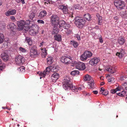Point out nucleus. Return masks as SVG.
Here are the masks:
<instances>
[{
    "label": "nucleus",
    "instance_id": "obj_1",
    "mask_svg": "<svg viewBox=\"0 0 127 127\" xmlns=\"http://www.w3.org/2000/svg\"><path fill=\"white\" fill-rule=\"evenodd\" d=\"M70 78L68 76H66L64 78L63 82V87L64 89L65 90L71 89L72 91L76 92L81 90L82 88L78 87L72 85L70 83Z\"/></svg>",
    "mask_w": 127,
    "mask_h": 127
},
{
    "label": "nucleus",
    "instance_id": "obj_2",
    "mask_svg": "<svg viewBox=\"0 0 127 127\" xmlns=\"http://www.w3.org/2000/svg\"><path fill=\"white\" fill-rule=\"evenodd\" d=\"M65 22L64 20H61L58 22L56 25H54L53 28V32L54 33H57L59 32L60 29L62 31L63 29L65 28L66 25Z\"/></svg>",
    "mask_w": 127,
    "mask_h": 127
},
{
    "label": "nucleus",
    "instance_id": "obj_3",
    "mask_svg": "<svg viewBox=\"0 0 127 127\" xmlns=\"http://www.w3.org/2000/svg\"><path fill=\"white\" fill-rule=\"evenodd\" d=\"M75 19V24L78 28H81L85 25L86 21L84 18L78 16L76 17Z\"/></svg>",
    "mask_w": 127,
    "mask_h": 127
},
{
    "label": "nucleus",
    "instance_id": "obj_4",
    "mask_svg": "<svg viewBox=\"0 0 127 127\" xmlns=\"http://www.w3.org/2000/svg\"><path fill=\"white\" fill-rule=\"evenodd\" d=\"M17 25L18 27V30L19 31L24 29L26 31H27L29 29V27L28 26H26L25 24V21L24 20L18 21Z\"/></svg>",
    "mask_w": 127,
    "mask_h": 127
},
{
    "label": "nucleus",
    "instance_id": "obj_5",
    "mask_svg": "<svg viewBox=\"0 0 127 127\" xmlns=\"http://www.w3.org/2000/svg\"><path fill=\"white\" fill-rule=\"evenodd\" d=\"M114 4L119 10L123 9L125 6V2L121 0H115Z\"/></svg>",
    "mask_w": 127,
    "mask_h": 127
},
{
    "label": "nucleus",
    "instance_id": "obj_6",
    "mask_svg": "<svg viewBox=\"0 0 127 127\" xmlns=\"http://www.w3.org/2000/svg\"><path fill=\"white\" fill-rule=\"evenodd\" d=\"M92 55L91 52L86 51H85L81 56L80 59L82 61L86 60L88 58L91 57Z\"/></svg>",
    "mask_w": 127,
    "mask_h": 127
},
{
    "label": "nucleus",
    "instance_id": "obj_7",
    "mask_svg": "<svg viewBox=\"0 0 127 127\" xmlns=\"http://www.w3.org/2000/svg\"><path fill=\"white\" fill-rule=\"evenodd\" d=\"M61 60L62 62L65 64H67L71 63L72 58L69 56H64L61 57Z\"/></svg>",
    "mask_w": 127,
    "mask_h": 127
},
{
    "label": "nucleus",
    "instance_id": "obj_8",
    "mask_svg": "<svg viewBox=\"0 0 127 127\" xmlns=\"http://www.w3.org/2000/svg\"><path fill=\"white\" fill-rule=\"evenodd\" d=\"M52 67L51 66H49L46 68V69L43 72H39L37 73L39 74L40 76V79H41L42 77H45L46 75H47L49 74L50 71H52L51 68Z\"/></svg>",
    "mask_w": 127,
    "mask_h": 127
},
{
    "label": "nucleus",
    "instance_id": "obj_9",
    "mask_svg": "<svg viewBox=\"0 0 127 127\" xmlns=\"http://www.w3.org/2000/svg\"><path fill=\"white\" fill-rule=\"evenodd\" d=\"M15 60L16 64L22 65L25 62V58L22 56L19 55L15 57Z\"/></svg>",
    "mask_w": 127,
    "mask_h": 127
},
{
    "label": "nucleus",
    "instance_id": "obj_10",
    "mask_svg": "<svg viewBox=\"0 0 127 127\" xmlns=\"http://www.w3.org/2000/svg\"><path fill=\"white\" fill-rule=\"evenodd\" d=\"M30 55V56L32 57H35V56L38 55V53L35 46L33 45L31 47Z\"/></svg>",
    "mask_w": 127,
    "mask_h": 127
},
{
    "label": "nucleus",
    "instance_id": "obj_11",
    "mask_svg": "<svg viewBox=\"0 0 127 127\" xmlns=\"http://www.w3.org/2000/svg\"><path fill=\"white\" fill-rule=\"evenodd\" d=\"M76 68L80 70H83L86 68L85 64L80 62H77Z\"/></svg>",
    "mask_w": 127,
    "mask_h": 127
},
{
    "label": "nucleus",
    "instance_id": "obj_12",
    "mask_svg": "<svg viewBox=\"0 0 127 127\" xmlns=\"http://www.w3.org/2000/svg\"><path fill=\"white\" fill-rule=\"evenodd\" d=\"M59 19V17L58 16L53 15L51 17V21L52 24L55 25L58 23Z\"/></svg>",
    "mask_w": 127,
    "mask_h": 127
},
{
    "label": "nucleus",
    "instance_id": "obj_13",
    "mask_svg": "<svg viewBox=\"0 0 127 127\" xmlns=\"http://www.w3.org/2000/svg\"><path fill=\"white\" fill-rule=\"evenodd\" d=\"M100 61V59L98 58L95 57L91 59L89 62L90 64L92 65L95 66L97 63Z\"/></svg>",
    "mask_w": 127,
    "mask_h": 127
},
{
    "label": "nucleus",
    "instance_id": "obj_14",
    "mask_svg": "<svg viewBox=\"0 0 127 127\" xmlns=\"http://www.w3.org/2000/svg\"><path fill=\"white\" fill-rule=\"evenodd\" d=\"M59 77V74L54 73L51 76V81L54 83L56 82Z\"/></svg>",
    "mask_w": 127,
    "mask_h": 127
},
{
    "label": "nucleus",
    "instance_id": "obj_15",
    "mask_svg": "<svg viewBox=\"0 0 127 127\" xmlns=\"http://www.w3.org/2000/svg\"><path fill=\"white\" fill-rule=\"evenodd\" d=\"M59 8L62 10L63 13L65 14H67L68 13V9L67 5H60L58 7Z\"/></svg>",
    "mask_w": 127,
    "mask_h": 127
},
{
    "label": "nucleus",
    "instance_id": "obj_16",
    "mask_svg": "<svg viewBox=\"0 0 127 127\" xmlns=\"http://www.w3.org/2000/svg\"><path fill=\"white\" fill-rule=\"evenodd\" d=\"M16 11L15 10L10 9L5 12V14L6 16H8L10 15H15L16 13Z\"/></svg>",
    "mask_w": 127,
    "mask_h": 127
},
{
    "label": "nucleus",
    "instance_id": "obj_17",
    "mask_svg": "<svg viewBox=\"0 0 127 127\" xmlns=\"http://www.w3.org/2000/svg\"><path fill=\"white\" fill-rule=\"evenodd\" d=\"M105 69L107 71H109L111 74H113L116 72L115 69L111 66H108L105 68Z\"/></svg>",
    "mask_w": 127,
    "mask_h": 127
},
{
    "label": "nucleus",
    "instance_id": "obj_18",
    "mask_svg": "<svg viewBox=\"0 0 127 127\" xmlns=\"http://www.w3.org/2000/svg\"><path fill=\"white\" fill-rule=\"evenodd\" d=\"M88 85L89 88L90 89H93L95 88L94 81L93 79H92L89 81Z\"/></svg>",
    "mask_w": 127,
    "mask_h": 127
},
{
    "label": "nucleus",
    "instance_id": "obj_19",
    "mask_svg": "<svg viewBox=\"0 0 127 127\" xmlns=\"http://www.w3.org/2000/svg\"><path fill=\"white\" fill-rule=\"evenodd\" d=\"M126 53L125 50L122 49L121 50L120 52H117L116 53V55L118 56L120 58H121Z\"/></svg>",
    "mask_w": 127,
    "mask_h": 127
},
{
    "label": "nucleus",
    "instance_id": "obj_20",
    "mask_svg": "<svg viewBox=\"0 0 127 127\" xmlns=\"http://www.w3.org/2000/svg\"><path fill=\"white\" fill-rule=\"evenodd\" d=\"M1 56L2 60L4 61H7L8 59V55L5 52H3Z\"/></svg>",
    "mask_w": 127,
    "mask_h": 127
},
{
    "label": "nucleus",
    "instance_id": "obj_21",
    "mask_svg": "<svg viewBox=\"0 0 127 127\" xmlns=\"http://www.w3.org/2000/svg\"><path fill=\"white\" fill-rule=\"evenodd\" d=\"M83 35V33H81V32L79 31L78 33L75 34L74 37L75 38H76L79 41L81 40V38L82 37Z\"/></svg>",
    "mask_w": 127,
    "mask_h": 127
},
{
    "label": "nucleus",
    "instance_id": "obj_22",
    "mask_svg": "<svg viewBox=\"0 0 127 127\" xmlns=\"http://www.w3.org/2000/svg\"><path fill=\"white\" fill-rule=\"evenodd\" d=\"M119 87L121 91V90H126L127 91V82H125L122 84V86H120Z\"/></svg>",
    "mask_w": 127,
    "mask_h": 127
},
{
    "label": "nucleus",
    "instance_id": "obj_23",
    "mask_svg": "<svg viewBox=\"0 0 127 127\" xmlns=\"http://www.w3.org/2000/svg\"><path fill=\"white\" fill-rule=\"evenodd\" d=\"M96 16L98 20V24L99 25H101L102 22V17L98 14H97Z\"/></svg>",
    "mask_w": 127,
    "mask_h": 127
},
{
    "label": "nucleus",
    "instance_id": "obj_24",
    "mask_svg": "<svg viewBox=\"0 0 127 127\" xmlns=\"http://www.w3.org/2000/svg\"><path fill=\"white\" fill-rule=\"evenodd\" d=\"M46 14V11L45 10H43L40 12L38 16V17L39 18H42L45 16Z\"/></svg>",
    "mask_w": 127,
    "mask_h": 127
},
{
    "label": "nucleus",
    "instance_id": "obj_25",
    "mask_svg": "<svg viewBox=\"0 0 127 127\" xmlns=\"http://www.w3.org/2000/svg\"><path fill=\"white\" fill-rule=\"evenodd\" d=\"M125 42V40L123 37L120 38L118 40V43L120 45H123Z\"/></svg>",
    "mask_w": 127,
    "mask_h": 127
},
{
    "label": "nucleus",
    "instance_id": "obj_26",
    "mask_svg": "<svg viewBox=\"0 0 127 127\" xmlns=\"http://www.w3.org/2000/svg\"><path fill=\"white\" fill-rule=\"evenodd\" d=\"M16 26L15 24L12 23H9L7 26V28L9 29H10L12 30H14Z\"/></svg>",
    "mask_w": 127,
    "mask_h": 127
},
{
    "label": "nucleus",
    "instance_id": "obj_27",
    "mask_svg": "<svg viewBox=\"0 0 127 127\" xmlns=\"http://www.w3.org/2000/svg\"><path fill=\"white\" fill-rule=\"evenodd\" d=\"M38 30L35 31L34 29L30 30L29 31V34L32 35H35L38 33Z\"/></svg>",
    "mask_w": 127,
    "mask_h": 127
},
{
    "label": "nucleus",
    "instance_id": "obj_28",
    "mask_svg": "<svg viewBox=\"0 0 127 127\" xmlns=\"http://www.w3.org/2000/svg\"><path fill=\"white\" fill-rule=\"evenodd\" d=\"M126 92L125 91L122 90L121 92L116 93L117 95L122 97H124L126 95Z\"/></svg>",
    "mask_w": 127,
    "mask_h": 127
},
{
    "label": "nucleus",
    "instance_id": "obj_29",
    "mask_svg": "<svg viewBox=\"0 0 127 127\" xmlns=\"http://www.w3.org/2000/svg\"><path fill=\"white\" fill-rule=\"evenodd\" d=\"M42 51V57H45L47 55V50L45 48L41 49Z\"/></svg>",
    "mask_w": 127,
    "mask_h": 127
},
{
    "label": "nucleus",
    "instance_id": "obj_30",
    "mask_svg": "<svg viewBox=\"0 0 127 127\" xmlns=\"http://www.w3.org/2000/svg\"><path fill=\"white\" fill-rule=\"evenodd\" d=\"M53 58L52 57H49L47 59V62L49 65L51 64L53 62Z\"/></svg>",
    "mask_w": 127,
    "mask_h": 127
},
{
    "label": "nucleus",
    "instance_id": "obj_31",
    "mask_svg": "<svg viewBox=\"0 0 127 127\" xmlns=\"http://www.w3.org/2000/svg\"><path fill=\"white\" fill-rule=\"evenodd\" d=\"M55 40L60 41L62 40V36L61 35L58 34L55 35L54 36Z\"/></svg>",
    "mask_w": 127,
    "mask_h": 127
},
{
    "label": "nucleus",
    "instance_id": "obj_32",
    "mask_svg": "<svg viewBox=\"0 0 127 127\" xmlns=\"http://www.w3.org/2000/svg\"><path fill=\"white\" fill-rule=\"evenodd\" d=\"M84 18L86 20L89 21L91 20V17L89 13L85 14L84 15Z\"/></svg>",
    "mask_w": 127,
    "mask_h": 127
},
{
    "label": "nucleus",
    "instance_id": "obj_33",
    "mask_svg": "<svg viewBox=\"0 0 127 127\" xmlns=\"http://www.w3.org/2000/svg\"><path fill=\"white\" fill-rule=\"evenodd\" d=\"M70 44L73 45L75 48L77 47L78 46V43L76 41L74 40H71L70 41Z\"/></svg>",
    "mask_w": 127,
    "mask_h": 127
},
{
    "label": "nucleus",
    "instance_id": "obj_34",
    "mask_svg": "<svg viewBox=\"0 0 127 127\" xmlns=\"http://www.w3.org/2000/svg\"><path fill=\"white\" fill-rule=\"evenodd\" d=\"M91 76L88 74L84 76V80L85 81H90L91 79Z\"/></svg>",
    "mask_w": 127,
    "mask_h": 127
},
{
    "label": "nucleus",
    "instance_id": "obj_35",
    "mask_svg": "<svg viewBox=\"0 0 127 127\" xmlns=\"http://www.w3.org/2000/svg\"><path fill=\"white\" fill-rule=\"evenodd\" d=\"M71 74L72 76H77L79 74V72L78 70H74L72 71L71 72Z\"/></svg>",
    "mask_w": 127,
    "mask_h": 127
},
{
    "label": "nucleus",
    "instance_id": "obj_36",
    "mask_svg": "<svg viewBox=\"0 0 127 127\" xmlns=\"http://www.w3.org/2000/svg\"><path fill=\"white\" fill-rule=\"evenodd\" d=\"M25 39L27 41V43L29 45H32V39L28 37H26Z\"/></svg>",
    "mask_w": 127,
    "mask_h": 127
},
{
    "label": "nucleus",
    "instance_id": "obj_37",
    "mask_svg": "<svg viewBox=\"0 0 127 127\" xmlns=\"http://www.w3.org/2000/svg\"><path fill=\"white\" fill-rule=\"evenodd\" d=\"M121 91V90L120 89L119 87L118 86L115 89H113L111 90V92L112 94H114L115 93H116V92L117 91Z\"/></svg>",
    "mask_w": 127,
    "mask_h": 127
},
{
    "label": "nucleus",
    "instance_id": "obj_38",
    "mask_svg": "<svg viewBox=\"0 0 127 127\" xmlns=\"http://www.w3.org/2000/svg\"><path fill=\"white\" fill-rule=\"evenodd\" d=\"M5 64L2 63L0 59V71L2 70L5 67Z\"/></svg>",
    "mask_w": 127,
    "mask_h": 127
},
{
    "label": "nucleus",
    "instance_id": "obj_39",
    "mask_svg": "<svg viewBox=\"0 0 127 127\" xmlns=\"http://www.w3.org/2000/svg\"><path fill=\"white\" fill-rule=\"evenodd\" d=\"M127 14V11H121L120 12V14L122 18H124L126 16Z\"/></svg>",
    "mask_w": 127,
    "mask_h": 127
},
{
    "label": "nucleus",
    "instance_id": "obj_40",
    "mask_svg": "<svg viewBox=\"0 0 127 127\" xmlns=\"http://www.w3.org/2000/svg\"><path fill=\"white\" fill-rule=\"evenodd\" d=\"M18 70L21 73H23L25 71V67L24 66H21L18 68Z\"/></svg>",
    "mask_w": 127,
    "mask_h": 127
},
{
    "label": "nucleus",
    "instance_id": "obj_41",
    "mask_svg": "<svg viewBox=\"0 0 127 127\" xmlns=\"http://www.w3.org/2000/svg\"><path fill=\"white\" fill-rule=\"evenodd\" d=\"M4 36L3 34L1 33H0V44L3 42L4 41Z\"/></svg>",
    "mask_w": 127,
    "mask_h": 127
},
{
    "label": "nucleus",
    "instance_id": "obj_42",
    "mask_svg": "<svg viewBox=\"0 0 127 127\" xmlns=\"http://www.w3.org/2000/svg\"><path fill=\"white\" fill-rule=\"evenodd\" d=\"M81 8V7L79 4H76L75 5L73 8V10H76L77 9H80Z\"/></svg>",
    "mask_w": 127,
    "mask_h": 127
},
{
    "label": "nucleus",
    "instance_id": "obj_43",
    "mask_svg": "<svg viewBox=\"0 0 127 127\" xmlns=\"http://www.w3.org/2000/svg\"><path fill=\"white\" fill-rule=\"evenodd\" d=\"M33 21V20H26L25 21V24L26 25V26H28L29 27V24L30 23H31V22H32Z\"/></svg>",
    "mask_w": 127,
    "mask_h": 127
},
{
    "label": "nucleus",
    "instance_id": "obj_44",
    "mask_svg": "<svg viewBox=\"0 0 127 127\" xmlns=\"http://www.w3.org/2000/svg\"><path fill=\"white\" fill-rule=\"evenodd\" d=\"M35 13L32 12L31 13L29 16V17L31 20H32V19L35 16Z\"/></svg>",
    "mask_w": 127,
    "mask_h": 127
},
{
    "label": "nucleus",
    "instance_id": "obj_45",
    "mask_svg": "<svg viewBox=\"0 0 127 127\" xmlns=\"http://www.w3.org/2000/svg\"><path fill=\"white\" fill-rule=\"evenodd\" d=\"M19 50L22 52L25 53L27 52V50L25 49L22 47H19Z\"/></svg>",
    "mask_w": 127,
    "mask_h": 127
},
{
    "label": "nucleus",
    "instance_id": "obj_46",
    "mask_svg": "<svg viewBox=\"0 0 127 127\" xmlns=\"http://www.w3.org/2000/svg\"><path fill=\"white\" fill-rule=\"evenodd\" d=\"M65 30V31L66 33L67 34H70L72 32V30L69 29H64Z\"/></svg>",
    "mask_w": 127,
    "mask_h": 127
},
{
    "label": "nucleus",
    "instance_id": "obj_47",
    "mask_svg": "<svg viewBox=\"0 0 127 127\" xmlns=\"http://www.w3.org/2000/svg\"><path fill=\"white\" fill-rule=\"evenodd\" d=\"M45 43H46L45 42L42 41L40 43L39 46L41 48H42L45 45Z\"/></svg>",
    "mask_w": 127,
    "mask_h": 127
},
{
    "label": "nucleus",
    "instance_id": "obj_48",
    "mask_svg": "<svg viewBox=\"0 0 127 127\" xmlns=\"http://www.w3.org/2000/svg\"><path fill=\"white\" fill-rule=\"evenodd\" d=\"M127 78L126 76H121L120 78V79L122 80H126Z\"/></svg>",
    "mask_w": 127,
    "mask_h": 127
},
{
    "label": "nucleus",
    "instance_id": "obj_49",
    "mask_svg": "<svg viewBox=\"0 0 127 127\" xmlns=\"http://www.w3.org/2000/svg\"><path fill=\"white\" fill-rule=\"evenodd\" d=\"M77 62H76L75 61H72L71 64V65L72 66H75L76 67V64H77Z\"/></svg>",
    "mask_w": 127,
    "mask_h": 127
},
{
    "label": "nucleus",
    "instance_id": "obj_50",
    "mask_svg": "<svg viewBox=\"0 0 127 127\" xmlns=\"http://www.w3.org/2000/svg\"><path fill=\"white\" fill-rule=\"evenodd\" d=\"M37 22L39 24H44V21L42 20H38Z\"/></svg>",
    "mask_w": 127,
    "mask_h": 127
},
{
    "label": "nucleus",
    "instance_id": "obj_51",
    "mask_svg": "<svg viewBox=\"0 0 127 127\" xmlns=\"http://www.w3.org/2000/svg\"><path fill=\"white\" fill-rule=\"evenodd\" d=\"M108 94V92L107 90H105L102 94L103 95H107Z\"/></svg>",
    "mask_w": 127,
    "mask_h": 127
},
{
    "label": "nucleus",
    "instance_id": "obj_52",
    "mask_svg": "<svg viewBox=\"0 0 127 127\" xmlns=\"http://www.w3.org/2000/svg\"><path fill=\"white\" fill-rule=\"evenodd\" d=\"M99 42L101 43H102L103 42V40L102 39V37L101 35H100L99 38Z\"/></svg>",
    "mask_w": 127,
    "mask_h": 127
},
{
    "label": "nucleus",
    "instance_id": "obj_53",
    "mask_svg": "<svg viewBox=\"0 0 127 127\" xmlns=\"http://www.w3.org/2000/svg\"><path fill=\"white\" fill-rule=\"evenodd\" d=\"M66 25L65 26V28H64V29H68L70 27V26L69 24H66Z\"/></svg>",
    "mask_w": 127,
    "mask_h": 127
},
{
    "label": "nucleus",
    "instance_id": "obj_54",
    "mask_svg": "<svg viewBox=\"0 0 127 127\" xmlns=\"http://www.w3.org/2000/svg\"><path fill=\"white\" fill-rule=\"evenodd\" d=\"M10 19L12 20L15 21V17L13 16H11L10 17Z\"/></svg>",
    "mask_w": 127,
    "mask_h": 127
},
{
    "label": "nucleus",
    "instance_id": "obj_55",
    "mask_svg": "<svg viewBox=\"0 0 127 127\" xmlns=\"http://www.w3.org/2000/svg\"><path fill=\"white\" fill-rule=\"evenodd\" d=\"M104 90H104V88L103 87H102L101 88L100 91L101 92V94H102Z\"/></svg>",
    "mask_w": 127,
    "mask_h": 127
},
{
    "label": "nucleus",
    "instance_id": "obj_56",
    "mask_svg": "<svg viewBox=\"0 0 127 127\" xmlns=\"http://www.w3.org/2000/svg\"><path fill=\"white\" fill-rule=\"evenodd\" d=\"M92 92L95 94H97L98 93V92L97 91H93Z\"/></svg>",
    "mask_w": 127,
    "mask_h": 127
},
{
    "label": "nucleus",
    "instance_id": "obj_57",
    "mask_svg": "<svg viewBox=\"0 0 127 127\" xmlns=\"http://www.w3.org/2000/svg\"><path fill=\"white\" fill-rule=\"evenodd\" d=\"M44 1L45 2H47V4L48 3H49L50 0H44Z\"/></svg>",
    "mask_w": 127,
    "mask_h": 127
},
{
    "label": "nucleus",
    "instance_id": "obj_58",
    "mask_svg": "<svg viewBox=\"0 0 127 127\" xmlns=\"http://www.w3.org/2000/svg\"><path fill=\"white\" fill-rule=\"evenodd\" d=\"M21 1L23 4H24L25 3L24 0H21Z\"/></svg>",
    "mask_w": 127,
    "mask_h": 127
},
{
    "label": "nucleus",
    "instance_id": "obj_59",
    "mask_svg": "<svg viewBox=\"0 0 127 127\" xmlns=\"http://www.w3.org/2000/svg\"><path fill=\"white\" fill-rule=\"evenodd\" d=\"M104 84H105V83H104V82H102L101 83L100 85L101 86H102V85H104Z\"/></svg>",
    "mask_w": 127,
    "mask_h": 127
},
{
    "label": "nucleus",
    "instance_id": "obj_60",
    "mask_svg": "<svg viewBox=\"0 0 127 127\" xmlns=\"http://www.w3.org/2000/svg\"><path fill=\"white\" fill-rule=\"evenodd\" d=\"M112 79H108V82H111Z\"/></svg>",
    "mask_w": 127,
    "mask_h": 127
},
{
    "label": "nucleus",
    "instance_id": "obj_61",
    "mask_svg": "<svg viewBox=\"0 0 127 127\" xmlns=\"http://www.w3.org/2000/svg\"><path fill=\"white\" fill-rule=\"evenodd\" d=\"M118 18V17L117 16L114 17V19L116 20Z\"/></svg>",
    "mask_w": 127,
    "mask_h": 127
},
{
    "label": "nucleus",
    "instance_id": "obj_62",
    "mask_svg": "<svg viewBox=\"0 0 127 127\" xmlns=\"http://www.w3.org/2000/svg\"><path fill=\"white\" fill-rule=\"evenodd\" d=\"M2 4V1H0V6H1V5Z\"/></svg>",
    "mask_w": 127,
    "mask_h": 127
},
{
    "label": "nucleus",
    "instance_id": "obj_63",
    "mask_svg": "<svg viewBox=\"0 0 127 127\" xmlns=\"http://www.w3.org/2000/svg\"><path fill=\"white\" fill-rule=\"evenodd\" d=\"M2 109H5V108H6L7 109V108H5V107H2Z\"/></svg>",
    "mask_w": 127,
    "mask_h": 127
},
{
    "label": "nucleus",
    "instance_id": "obj_64",
    "mask_svg": "<svg viewBox=\"0 0 127 127\" xmlns=\"http://www.w3.org/2000/svg\"><path fill=\"white\" fill-rule=\"evenodd\" d=\"M125 101L127 103V96L126 97V99H125Z\"/></svg>",
    "mask_w": 127,
    "mask_h": 127
}]
</instances>
